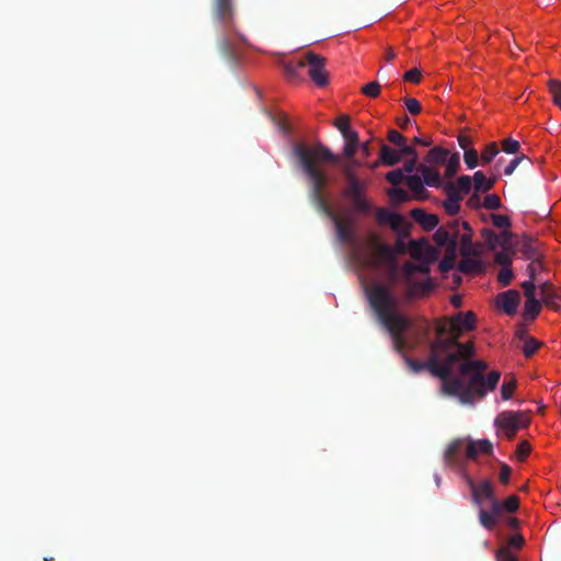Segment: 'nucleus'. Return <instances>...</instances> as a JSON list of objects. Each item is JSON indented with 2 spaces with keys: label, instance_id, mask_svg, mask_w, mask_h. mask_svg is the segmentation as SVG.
<instances>
[{
  "label": "nucleus",
  "instance_id": "5",
  "mask_svg": "<svg viewBox=\"0 0 561 561\" xmlns=\"http://www.w3.org/2000/svg\"><path fill=\"white\" fill-rule=\"evenodd\" d=\"M436 340L433 342H445L444 347H439L438 353L442 358H448L449 354H457L456 364L462 357H469L474 354V346L472 343H459L457 332H453L450 323H440L436 328Z\"/></svg>",
  "mask_w": 561,
  "mask_h": 561
},
{
  "label": "nucleus",
  "instance_id": "46",
  "mask_svg": "<svg viewBox=\"0 0 561 561\" xmlns=\"http://www.w3.org/2000/svg\"><path fill=\"white\" fill-rule=\"evenodd\" d=\"M520 148L518 140L513 138H506L502 141V150L506 153H516Z\"/></svg>",
  "mask_w": 561,
  "mask_h": 561
},
{
  "label": "nucleus",
  "instance_id": "3",
  "mask_svg": "<svg viewBox=\"0 0 561 561\" xmlns=\"http://www.w3.org/2000/svg\"><path fill=\"white\" fill-rule=\"evenodd\" d=\"M554 273L537 239L528 234V323L540 314L542 306L558 311L561 293L553 284Z\"/></svg>",
  "mask_w": 561,
  "mask_h": 561
},
{
  "label": "nucleus",
  "instance_id": "62",
  "mask_svg": "<svg viewBox=\"0 0 561 561\" xmlns=\"http://www.w3.org/2000/svg\"><path fill=\"white\" fill-rule=\"evenodd\" d=\"M525 156H518L512 159L508 164L504 168V174L511 175L514 170L517 168V165L524 160Z\"/></svg>",
  "mask_w": 561,
  "mask_h": 561
},
{
  "label": "nucleus",
  "instance_id": "21",
  "mask_svg": "<svg viewBox=\"0 0 561 561\" xmlns=\"http://www.w3.org/2000/svg\"><path fill=\"white\" fill-rule=\"evenodd\" d=\"M467 444L462 439H455L446 449L445 460L449 465H457L461 460L462 453L466 454Z\"/></svg>",
  "mask_w": 561,
  "mask_h": 561
},
{
  "label": "nucleus",
  "instance_id": "13",
  "mask_svg": "<svg viewBox=\"0 0 561 561\" xmlns=\"http://www.w3.org/2000/svg\"><path fill=\"white\" fill-rule=\"evenodd\" d=\"M524 541L525 540H524V537L522 536V534L511 536L508 538L507 545L501 547L496 551V553H495L496 561H518L516 554L512 550L513 549L520 550L524 546Z\"/></svg>",
  "mask_w": 561,
  "mask_h": 561
},
{
  "label": "nucleus",
  "instance_id": "56",
  "mask_svg": "<svg viewBox=\"0 0 561 561\" xmlns=\"http://www.w3.org/2000/svg\"><path fill=\"white\" fill-rule=\"evenodd\" d=\"M495 262L502 266H508L512 263L510 250L502 249L495 253Z\"/></svg>",
  "mask_w": 561,
  "mask_h": 561
},
{
  "label": "nucleus",
  "instance_id": "34",
  "mask_svg": "<svg viewBox=\"0 0 561 561\" xmlns=\"http://www.w3.org/2000/svg\"><path fill=\"white\" fill-rule=\"evenodd\" d=\"M219 49L222 55L230 61H236L234 47L232 42L227 37L222 36L218 43Z\"/></svg>",
  "mask_w": 561,
  "mask_h": 561
},
{
  "label": "nucleus",
  "instance_id": "14",
  "mask_svg": "<svg viewBox=\"0 0 561 561\" xmlns=\"http://www.w3.org/2000/svg\"><path fill=\"white\" fill-rule=\"evenodd\" d=\"M434 288L435 284L431 277H427L423 282H409L405 290V299L411 301L416 298L426 297L433 291Z\"/></svg>",
  "mask_w": 561,
  "mask_h": 561
},
{
  "label": "nucleus",
  "instance_id": "23",
  "mask_svg": "<svg viewBox=\"0 0 561 561\" xmlns=\"http://www.w3.org/2000/svg\"><path fill=\"white\" fill-rule=\"evenodd\" d=\"M470 357L471 356L461 358L463 360L459 365V371L462 377H467L469 375L473 376L476 371L483 374V371L488 368L485 362L480 359L471 360Z\"/></svg>",
  "mask_w": 561,
  "mask_h": 561
},
{
  "label": "nucleus",
  "instance_id": "52",
  "mask_svg": "<svg viewBox=\"0 0 561 561\" xmlns=\"http://www.w3.org/2000/svg\"><path fill=\"white\" fill-rule=\"evenodd\" d=\"M403 101H404V105L410 114L417 115L421 113L422 105L416 99L405 98Z\"/></svg>",
  "mask_w": 561,
  "mask_h": 561
},
{
  "label": "nucleus",
  "instance_id": "33",
  "mask_svg": "<svg viewBox=\"0 0 561 561\" xmlns=\"http://www.w3.org/2000/svg\"><path fill=\"white\" fill-rule=\"evenodd\" d=\"M493 503H496L500 506V514L503 515L506 513H514L519 507V499L516 495L508 496L505 501L500 502L497 499L494 500Z\"/></svg>",
  "mask_w": 561,
  "mask_h": 561
},
{
  "label": "nucleus",
  "instance_id": "58",
  "mask_svg": "<svg viewBox=\"0 0 561 561\" xmlns=\"http://www.w3.org/2000/svg\"><path fill=\"white\" fill-rule=\"evenodd\" d=\"M422 78V72L417 68H413L409 71H407L403 76V79L405 81L412 82V83H419Z\"/></svg>",
  "mask_w": 561,
  "mask_h": 561
},
{
  "label": "nucleus",
  "instance_id": "16",
  "mask_svg": "<svg viewBox=\"0 0 561 561\" xmlns=\"http://www.w3.org/2000/svg\"><path fill=\"white\" fill-rule=\"evenodd\" d=\"M214 10L216 18L225 26H229L233 21L232 0H215Z\"/></svg>",
  "mask_w": 561,
  "mask_h": 561
},
{
  "label": "nucleus",
  "instance_id": "35",
  "mask_svg": "<svg viewBox=\"0 0 561 561\" xmlns=\"http://www.w3.org/2000/svg\"><path fill=\"white\" fill-rule=\"evenodd\" d=\"M460 168V156L458 152H455L450 157L448 156L446 160V170L445 176L450 179L456 175L458 169Z\"/></svg>",
  "mask_w": 561,
  "mask_h": 561
},
{
  "label": "nucleus",
  "instance_id": "18",
  "mask_svg": "<svg viewBox=\"0 0 561 561\" xmlns=\"http://www.w3.org/2000/svg\"><path fill=\"white\" fill-rule=\"evenodd\" d=\"M502 515L500 514V506L496 503L491 504V510H480L479 519L481 525L485 529H493L495 525L499 523Z\"/></svg>",
  "mask_w": 561,
  "mask_h": 561
},
{
  "label": "nucleus",
  "instance_id": "15",
  "mask_svg": "<svg viewBox=\"0 0 561 561\" xmlns=\"http://www.w3.org/2000/svg\"><path fill=\"white\" fill-rule=\"evenodd\" d=\"M476 314L472 311L458 313L450 320V329L457 332L458 337L462 331H469L474 328Z\"/></svg>",
  "mask_w": 561,
  "mask_h": 561
},
{
  "label": "nucleus",
  "instance_id": "61",
  "mask_svg": "<svg viewBox=\"0 0 561 561\" xmlns=\"http://www.w3.org/2000/svg\"><path fill=\"white\" fill-rule=\"evenodd\" d=\"M399 152L402 156L411 157V159L417 158V152L414 147L407 145V140L404 141V145L399 146Z\"/></svg>",
  "mask_w": 561,
  "mask_h": 561
},
{
  "label": "nucleus",
  "instance_id": "63",
  "mask_svg": "<svg viewBox=\"0 0 561 561\" xmlns=\"http://www.w3.org/2000/svg\"><path fill=\"white\" fill-rule=\"evenodd\" d=\"M511 472H512V469L507 465L503 463L501 466V471H500V476H499L500 481L504 484L508 483Z\"/></svg>",
  "mask_w": 561,
  "mask_h": 561
},
{
  "label": "nucleus",
  "instance_id": "50",
  "mask_svg": "<svg viewBox=\"0 0 561 561\" xmlns=\"http://www.w3.org/2000/svg\"><path fill=\"white\" fill-rule=\"evenodd\" d=\"M483 206L490 210H496L501 207V199L496 194H489L484 197Z\"/></svg>",
  "mask_w": 561,
  "mask_h": 561
},
{
  "label": "nucleus",
  "instance_id": "64",
  "mask_svg": "<svg viewBox=\"0 0 561 561\" xmlns=\"http://www.w3.org/2000/svg\"><path fill=\"white\" fill-rule=\"evenodd\" d=\"M458 144L459 146L466 151V150H469L471 149L470 146L472 144V140L469 136L467 135H460L458 137Z\"/></svg>",
  "mask_w": 561,
  "mask_h": 561
},
{
  "label": "nucleus",
  "instance_id": "48",
  "mask_svg": "<svg viewBox=\"0 0 561 561\" xmlns=\"http://www.w3.org/2000/svg\"><path fill=\"white\" fill-rule=\"evenodd\" d=\"M549 92L552 95L554 103L561 110V83L558 81H551L549 83Z\"/></svg>",
  "mask_w": 561,
  "mask_h": 561
},
{
  "label": "nucleus",
  "instance_id": "10",
  "mask_svg": "<svg viewBox=\"0 0 561 561\" xmlns=\"http://www.w3.org/2000/svg\"><path fill=\"white\" fill-rule=\"evenodd\" d=\"M495 424L502 428L510 438H512L523 426V413L513 411L502 412L495 419Z\"/></svg>",
  "mask_w": 561,
  "mask_h": 561
},
{
  "label": "nucleus",
  "instance_id": "44",
  "mask_svg": "<svg viewBox=\"0 0 561 561\" xmlns=\"http://www.w3.org/2000/svg\"><path fill=\"white\" fill-rule=\"evenodd\" d=\"M405 178L402 169H394L386 174V180L394 186L405 181Z\"/></svg>",
  "mask_w": 561,
  "mask_h": 561
},
{
  "label": "nucleus",
  "instance_id": "24",
  "mask_svg": "<svg viewBox=\"0 0 561 561\" xmlns=\"http://www.w3.org/2000/svg\"><path fill=\"white\" fill-rule=\"evenodd\" d=\"M417 171L421 172L424 184L432 187H439L442 185V178L437 170L425 164H420Z\"/></svg>",
  "mask_w": 561,
  "mask_h": 561
},
{
  "label": "nucleus",
  "instance_id": "32",
  "mask_svg": "<svg viewBox=\"0 0 561 561\" xmlns=\"http://www.w3.org/2000/svg\"><path fill=\"white\" fill-rule=\"evenodd\" d=\"M448 156L449 151L447 149L442 147H434L428 151L426 156V162L431 164H443L446 162Z\"/></svg>",
  "mask_w": 561,
  "mask_h": 561
},
{
  "label": "nucleus",
  "instance_id": "31",
  "mask_svg": "<svg viewBox=\"0 0 561 561\" xmlns=\"http://www.w3.org/2000/svg\"><path fill=\"white\" fill-rule=\"evenodd\" d=\"M306 55L297 60H290L284 65V69L288 79L294 80L299 77L301 69L306 68Z\"/></svg>",
  "mask_w": 561,
  "mask_h": 561
},
{
  "label": "nucleus",
  "instance_id": "8",
  "mask_svg": "<svg viewBox=\"0 0 561 561\" xmlns=\"http://www.w3.org/2000/svg\"><path fill=\"white\" fill-rule=\"evenodd\" d=\"M325 58L314 54L313 51L306 53V67H308V75L311 81L323 88L328 84V71L325 70Z\"/></svg>",
  "mask_w": 561,
  "mask_h": 561
},
{
  "label": "nucleus",
  "instance_id": "17",
  "mask_svg": "<svg viewBox=\"0 0 561 561\" xmlns=\"http://www.w3.org/2000/svg\"><path fill=\"white\" fill-rule=\"evenodd\" d=\"M474 375H479L481 377V381H482L481 385H479V387H476L473 389L474 396L478 399L483 398L485 396L486 391L494 390L500 380V377H501V374L497 370L491 371L486 378L484 377L483 374H480L479 371H476Z\"/></svg>",
  "mask_w": 561,
  "mask_h": 561
},
{
  "label": "nucleus",
  "instance_id": "29",
  "mask_svg": "<svg viewBox=\"0 0 561 561\" xmlns=\"http://www.w3.org/2000/svg\"><path fill=\"white\" fill-rule=\"evenodd\" d=\"M376 218L380 224H389L394 229L402 222V217L399 214L391 213L383 208L377 210Z\"/></svg>",
  "mask_w": 561,
  "mask_h": 561
},
{
  "label": "nucleus",
  "instance_id": "47",
  "mask_svg": "<svg viewBox=\"0 0 561 561\" xmlns=\"http://www.w3.org/2000/svg\"><path fill=\"white\" fill-rule=\"evenodd\" d=\"M478 151L476 149H469L465 151L463 160L469 169H474L479 162Z\"/></svg>",
  "mask_w": 561,
  "mask_h": 561
},
{
  "label": "nucleus",
  "instance_id": "36",
  "mask_svg": "<svg viewBox=\"0 0 561 561\" xmlns=\"http://www.w3.org/2000/svg\"><path fill=\"white\" fill-rule=\"evenodd\" d=\"M481 237L489 249L495 250L499 248V233H495L492 229L483 228L481 230Z\"/></svg>",
  "mask_w": 561,
  "mask_h": 561
},
{
  "label": "nucleus",
  "instance_id": "57",
  "mask_svg": "<svg viewBox=\"0 0 561 561\" xmlns=\"http://www.w3.org/2000/svg\"><path fill=\"white\" fill-rule=\"evenodd\" d=\"M405 139L407 138L396 129H390L388 131V140L398 147L400 145H404Z\"/></svg>",
  "mask_w": 561,
  "mask_h": 561
},
{
  "label": "nucleus",
  "instance_id": "41",
  "mask_svg": "<svg viewBox=\"0 0 561 561\" xmlns=\"http://www.w3.org/2000/svg\"><path fill=\"white\" fill-rule=\"evenodd\" d=\"M388 195L392 202H396L399 204L410 201V195L408 194L407 191H404L401 187H393V188L389 190Z\"/></svg>",
  "mask_w": 561,
  "mask_h": 561
},
{
  "label": "nucleus",
  "instance_id": "7",
  "mask_svg": "<svg viewBox=\"0 0 561 561\" xmlns=\"http://www.w3.org/2000/svg\"><path fill=\"white\" fill-rule=\"evenodd\" d=\"M443 389L450 396H457L462 403H472L476 399L474 388L481 385V377L479 375L470 376L468 382L462 378L448 376L446 379H442Z\"/></svg>",
  "mask_w": 561,
  "mask_h": 561
},
{
  "label": "nucleus",
  "instance_id": "55",
  "mask_svg": "<svg viewBox=\"0 0 561 561\" xmlns=\"http://www.w3.org/2000/svg\"><path fill=\"white\" fill-rule=\"evenodd\" d=\"M499 247L504 250H511L512 248V233L507 230H503L499 233Z\"/></svg>",
  "mask_w": 561,
  "mask_h": 561
},
{
  "label": "nucleus",
  "instance_id": "27",
  "mask_svg": "<svg viewBox=\"0 0 561 561\" xmlns=\"http://www.w3.org/2000/svg\"><path fill=\"white\" fill-rule=\"evenodd\" d=\"M380 160L383 164L392 167L401 161V154L399 150L382 144L380 147Z\"/></svg>",
  "mask_w": 561,
  "mask_h": 561
},
{
  "label": "nucleus",
  "instance_id": "22",
  "mask_svg": "<svg viewBox=\"0 0 561 561\" xmlns=\"http://www.w3.org/2000/svg\"><path fill=\"white\" fill-rule=\"evenodd\" d=\"M460 226L466 230L465 233H459L460 242V254L462 256H470L474 254L473 243H472V230L467 221H460Z\"/></svg>",
  "mask_w": 561,
  "mask_h": 561
},
{
  "label": "nucleus",
  "instance_id": "11",
  "mask_svg": "<svg viewBox=\"0 0 561 561\" xmlns=\"http://www.w3.org/2000/svg\"><path fill=\"white\" fill-rule=\"evenodd\" d=\"M467 483L471 489L472 500L477 505H481L484 499L489 500L491 504L496 500L491 481L484 480L480 484H477L472 478L468 477Z\"/></svg>",
  "mask_w": 561,
  "mask_h": 561
},
{
  "label": "nucleus",
  "instance_id": "26",
  "mask_svg": "<svg viewBox=\"0 0 561 561\" xmlns=\"http://www.w3.org/2000/svg\"><path fill=\"white\" fill-rule=\"evenodd\" d=\"M463 259L459 262L458 270L463 274H477L483 272V265L481 261L471 259L470 256H462Z\"/></svg>",
  "mask_w": 561,
  "mask_h": 561
},
{
  "label": "nucleus",
  "instance_id": "49",
  "mask_svg": "<svg viewBox=\"0 0 561 561\" xmlns=\"http://www.w3.org/2000/svg\"><path fill=\"white\" fill-rule=\"evenodd\" d=\"M362 93L368 98H377L380 94V84L377 81L369 82L362 88Z\"/></svg>",
  "mask_w": 561,
  "mask_h": 561
},
{
  "label": "nucleus",
  "instance_id": "42",
  "mask_svg": "<svg viewBox=\"0 0 561 561\" xmlns=\"http://www.w3.org/2000/svg\"><path fill=\"white\" fill-rule=\"evenodd\" d=\"M334 126L340 130L343 137H345L348 134L355 133V130H352L350 128V117L346 115H340L335 119Z\"/></svg>",
  "mask_w": 561,
  "mask_h": 561
},
{
  "label": "nucleus",
  "instance_id": "28",
  "mask_svg": "<svg viewBox=\"0 0 561 561\" xmlns=\"http://www.w3.org/2000/svg\"><path fill=\"white\" fill-rule=\"evenodd\" d=\"M472 181L477 193H485L490 191L495 183V179H486L482 171H477L473 174Z\"/></svg>",
  "mask_w": 561,
  "mask_h": 561
},
{
  "label": "nucleus",
  "instance_id": "20",
  "mask_svg": "<svg viewBox=\"0 0 561 561\" xmlns=\"http://www.w3.org/2000/svg\"><path fill=\"white\" fill-rule=\"evenodd\" d=\"M411 217L427 231L436 228L439 222V219L436 215L427 214L421 208L412 209Z\"/></svg>",
  "mask_w": 561,
  "mask_h": 561
},
{
  "label": "nucleus",
  "instance_id": "4",
  "mask_svg": "<svg viewBox=\"0 0 561 561\" xmlns=\"http://www.w3.org/2000/svg\"><path fill=\"white\" fill-rule=\"evenodd\" d=\"M341 171L346 181L342 195L350 201L355 211L362 214L370 213L371 205L365 196L368 182L360 180L356 172L353 171V167L351 164H344Z\"/></svg>",
  "mask_w": 561,
  "mask_h": 561
},
{
  "label": "nucleus",
  "instance_id": "1",
  "mask_svg": "<svg viewBox=\"0 0 561 561\" xmlns=\"http://www.w3.org/2000/svg\"><path fill=\"white\" fill-rule=\"evenodd\" d=\"M366 297L378 322L388 331L393 351L402 356L411 371L420 373L427 369L433 376L440 379L453 375L458 355L455 353L449 354L448 358H442L438 350L444 347L445 342H431L430 357L424 363L407 356L404 350L408 342L404 334L410 329L411 321L401 312L400 301L388 286L374 283L366 288Z\"/></svg>",
  "mask_w": 561,
  "mask_h": 561
},
{
  "label": "nucleus",
  "instance_id": "45",
  "mask_svg": "<svg viewBox=\"0 0 561 561\" xmlns=\"http://www.w3.org/2000/svg\"><path fill=\"white\" fill-rule=\"evenodd\" d=\"M472 178L469 175H461L458 180L456 186L461 192V194H468L472 187Z\"/></svg>",
  "mask_w": 561,
  "mask_h": 561
},
{
  "label": "nucleus",
  "instance_id": "25",
  "mask_svg": "<svg viewBox=\"0 0 561 561\" xmlns=\"http://www.w3.org/2000/svg\"><path fill=\"white\" fill-rule=\"evenodd\" d=\"M405 184L411 190V192L414 194L415 198L417 199H424L427 197V191L424 187V182L422 181V178L419 175H408L405 178Z\"/></svg>",
  "mask_w": 561,
  "mask_h": 561
},
{
  "label": "nucleus",
  "instance_id": "43",
  "mask_svg": "<svg viewBox=\"0 0 561 561\" xmlns=\"http://www.w3.org/2000/svg\"><path fill=\"white\" fill-rule=\"evenodd\" d=\"M448 253L439 262V270L442 272H448L454 268L456 260V250H447Z\"/></svg>",
  "mask_w": 561,
  "mask_h": 561
},
{
  "label": "nucleus",
  "instance_id": "59",
  "mask_svg": "<svg viewBox=\"0 0 561 561\" xmlns=\"http://www.w3.org/2000/svg\"><path fill=\"white\" fill-rule=\"evenodd\" d=\"M445 211L450 216H456L460 211V203L453 201H444L443 203Z\"/></svg>",
  "mask_w": 561,
  "mask_h": 561
},
{
  "label": "nucleus",
  "instance_id": "12",
  "mask_svg": "<svg viewBox=\"0 0 561 561\" xmlns=\"http://www.w3.org/2000/svg\"><path fill=\"white\" fill-rule=\"evenodd\" d=\"M520 304V295L515 289H508L496 296V306L507 316H515Z\"/></svg>",
  "mask_w": 561,
  "mask_h": 561
},
{
  "label": "nucleus",
  "instance_id": "19",
  "mask_svg": "<svg viewBox=\"0 0 561 561\" xmlns=\"http://www.w3.org/2000/svg\"><path fill=\"white\" fill-rule=\"evenodd\" d=\"M492 450V443L488 439H480L478 442L469 440L466 447V457L474 459L479 454L490 455Z\"/></svg>",
  "mask_w": 561,
  "mask_h": 561
},
{
  "label": "nucleus",
  "instance_id": "6",
  "mask_svg": "<svg viewBox=\"0 0 561 561\" xmlns=\"http://www.w3.org/2000/svg\"><path fill=\"white\" fill-rule=\"evenodd\" d=\"M371 245V253L369 255H365L359 250L355 260H357L364 267L378 268L386 264H391L394 266V254L391 248L379 241L378 237L371 234L369 238Z\"/></svg>",
  "mask_w": 561,
  "mask_h": 561
},
{
  "label": "nucleus",
  "instance_id": "54",
  "mask_svg": "<svg viewBox=\"0 0 561 561\" xmlns=\"http://www.w3.org/2000/svg\"><path fill=\"white\" fill-rule=\"evenodd\" d=\"M492 222L495 227L506 230L511 226L510 218L505 215H491Z\"/></svg>",
  "mask_w": 561,
  "mask_h": 561
},
{
  "label": "nucleus",
  "instance_id": "9",
  "mask_svg": "<svg viewBox=\"0 0 561 561\" xmlns=\"http://www.w3.org/2000/svg\"><path fill=\"white\" fill-rule=\"evenodd\" d=\"M459 219H453L446 227H440L434 236L436 243L446 247L447 250H456L459 241Z\"/></svg>",
  "mask_w": 561,
  "mask_h": 561
},
{
  "label": "nucleus",
  "instance_id": "39",
  "mask_svg": "<svg viewBox=\"0 0 561 561\" xmlns=\"http://www.w3.org/2000/svg\"><path fill=\"white\" fill-rule=\"evenodd\" d=\"M445 192L447 195V198L445 201H453V202L460 203L463 198V195L461 194V192L458 190V187L456 186V184L454 182L446 183Z\"/></svg>",
  "mask_w": 561,
  "mask_h": 561
},
{
  "label": "nucleus",
  "instance_id": "30",
  "mask_svg": "<svg viewBox=\"0 0 561 561\" xmlns=\"http://www.w3.org/2000/svg\"><path fill=\"white\" fill-rule=\"evenodd\" d=\"M345 139V145L343 148V154L352 159L354 158L357 149L359 148V138L357 131L352 133L343 137Z\"/></svg>",
  "mask_w": 561,
  "mask_h": 561
},
{
  "label": "nucleus",
  "instance_id": "38",
  "mask_svg": "<svg viewBox=\"0 0 561 561\" xmlns=\"http://www.w3.org/2000/svg\"><path fill=\"white\" fill-rule=\"evenodd\" d=\"M523 320L526 319V309L522 313ZM516 336L519 340L518 348L522 351V353L526 356V324L524 321H522L518 325V329L516 331Z\"/></svg>",
  "mask_w": 561,
  "mask_h": 561
},
{
  "label": "nucleus",
  "instance_id": "60",
  "mask_svg": "<svg viewBox=\"0 0 561 561\" xmlns=\"http://www.w3.org/2000/svg\"><path fill=\"white\" fill-rule=\"evenodd\" d=\"M542 344L543 343L540 342L539 340L531 337V335H528V358H530V356H533V354L538 352L539 348L542 347Z\"/></svg>",
  "mask_w": 561,
  "mask_h": 561
},
{
  "label": "nucleus",
  "instance_id": "2",
  "mask_svg": "<svg viewBox=\"0 0 561 561\" xmlns=\"http://www.w3.org/2000/svg\"><path fill=\"white\" fill-rule=\"evenodd\" d=\"M293 152L299 160L302 172L308 179V195L311 203L319 213L330 217L334 221L339 240L352 248L353 257L355 259L360 247L353 230L352 222L339 219L332 211L325 195L330 178L327 171L321 167V164L327 162L339 164L340 157L320 142L313 147L296 144L293 147Z\"/></svg>",
  "mask_w": 561,
  "mask_h": 561
},
{
  "label": "nucleus",
  "instance_id": "37",
  "mask_svg": "<svg viewBox=\"0 0 561 561\" xmlns=\"http://www.w3.org/2000/svg\"><path fill=\"white\" fill-rule=\"evenodd\" d=\"M403 272L408 277H410L415 273L427 274L430 272V267L426 263L415 264L412 262H408L403 266Z\"/></svg>",
  "mask_w": 561,
  "mask_h": 561
},
{
  "label": "nucleus",
  "instance_id": "53",
  "mask_svg": "<svg viewBox=\"0 0 561 561\" xmlns=\"http://www.w3.org/2000/svg\"><path fill=\"white\" fill-rule=\"evenodd\" d=\"M516 388V383L514 380L504 381V383L501 387V396L503 400H508L512 398L513 392Z\"/></svg>",
  "mask_w": 561,
  "mask_h": 561
},
{
  "label": "nucleus",
  "instance_id": "40",
  "mask_svg": "<svg viewBox=\"0 0 561 561\" xmlns=\"http://www.w3.org/2000/svg\"><path fill=\"white\" fill-rule=\"evenodd\" d=\"M499 153V148L496 142H490L485 146L484 150L481 152V160L483 164L490 163Z\"/></svg>",
  "mask_w": 561,
  "mask_h": 561
},
{
  "label": "nucleus",
  "instance_id": "51",
  "mask_svg": "<svg viewBox=\"0 0 561 561\" xmlns=\"http://www.w3.org/2000/svg\"><path fill=\"white\" fill-rule=\"evenodd\" d=\"M513 279V272L508 266H502L499 274L497 280L502 286H507Z\"/></svg>",
  "mask_w": 561,
  "mask_h": 561
}]
</instances>
